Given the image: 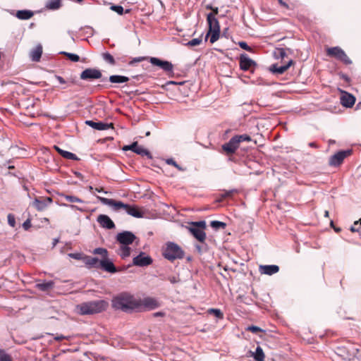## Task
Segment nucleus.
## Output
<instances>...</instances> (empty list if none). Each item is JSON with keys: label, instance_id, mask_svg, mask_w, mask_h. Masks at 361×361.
Returning <instances> with one entry per match:
<instances>
[{"label": "nucleus", "instance_id": "nucleus-1", "mask_svg": "<svg viewBox=\"0 0 361 361\" xmlns=\"http://www.w3.org/2000/svg\"><path fill=\"white\" fill-rule=\"evenodd\" d=\"M97 198L103 204L111 207L116 212L123 210L128 215L135 218H142L145 216L144 210L137 205L124 204L121 201H117L114 199H109L99 196H98Z\"/></svg>", "mask_w": 361, "mask_h": 361}, {"label": "nucleus", "instance_id": "nucleus-2", "mask_svg": "<svg viewBox=\"0 0 361 361\" xmlns=\"http://www.w3.org/2000/svg\"><path fill=\"white\" fill-rule=\"evenodd\" d=\"M109 303L104 300H92L82 302L76 306V311L80 315H90L101 313L105 311Z\"/></svg>", "mask_w": 361, "mask_h": 361}, {"label": "nucleus", "instance_id": "nucleus-3", "mask_svg": "<svg viewBox=\"0 0 361 361\" xmlns=\"http://www.w3.org/2000/svg\"><path fill=\"white\" fill-rule=\"evenodd\" d=\"M112 306L115 309L128 312L140 308V302L130 295L122 294L113 299Z\"/></svg>", "mask_w": 361, "mask_h": 361}, {"label": "nucleus", "instance_id": "nucleus-4", "mask_svg": "<svg viewBox=\"0 0 361 361\" xmlns=\"http://www.w3.org/2000/svg\"><path fill=\"white\" fill-rule=\"evenodd\" d=\"M252 141L251 137L247 134L236 135L233 136L228 142H226L221 146L222 151L226 155L233 154L236 149L240 147V145L244 142Z\"/></svg>", "mask_w": 361, "mask_h": 361}, {"label": "nucleus", "instance_id": "nucleus-5", "mask_svg": "<svg viewBox=\"0 0 361 361\" xmlns=\"http://www.w3.org/2000/svg\"><path fill=\"white\" fill-rule=\"evenodd\" d=\"M164 257L169 261H174L177 259H182L184 257V252L177 244L168 243L163 251Z\"/></svg>", "mask_w": 361, "mask_h": 361}, {"label": "nucleus", "instance_id": "nucleus-6", "mask_svg": "<svg viewBox=\"0 0 361 361\" xmlns=\"http://www.w3.org/2000/svg\"><path fill=\"white\" fill-rule=\"evenodd\" d=\"M209 24V31L207 35L206 39L211 34L210 42L212 44L216 42L220 36V26L218 20L214 16L213 13H209L207 17Z\"/></svg>", "mask_w": 361, "mask_h": 361}, {"label": "nucleus", "instance_id": "nucleus-7", "mask_svg": "<svg viewBox=\"0 0 361 361\" xmlns=\"http://www.w3.org/2000/svg\"><path fill=\"white\" fill-rule=\"evenodd\" d=\"M54 151L57 152L59 155L63 157V158H66V159H76V158H78L75 154H73L71 152L63 150V149H60L59 147H57L56 145H54L53 147V149L52 150H51L49 149H47V148H45V147L41 148L40 149H39L37 151V154L38 156L43 155V156H45V157H49V156L55 157Z\"/></svg>", "mask_w": 361, "mask_h": 361}, {"label": "nucleus", "instance_id": "nucleus-8", "mask_svg": "<svg viewBox=\"0 0 361 361\" xmlns=\"http://www.w3.org/2000/svg\"><path fill=\"white\" fill-rule=\"evenodd\" d=\"M326 54L329 56L334 57L335 59L342 61L346 65L351 64L352 61L346 55L345 51L339 47H334L328 48Z\"/></svg>", "mask_w": 361, "mask_h": 361}, {"label": "nucleus", "instance_id": "nucleus-9", "mask_svg": "<svg viewBox=\"0 0 361 361\" xmlns=\"http://www.w3.org/2000/svg\"><path fill=\"white\" fill-rule=\"evenodd\" d=\"M122 149L123 151H132L133 152L141 157L152 158L149 151L142 145H139L137 142H133L130 145H125L123 147Z\"/></svg>", "mask_w": 361, "mask_h": 361}, {"label": "nucleus", "instance_id": "nucleus-10", "mask_svg": "<svg viewBox=\"0 0 361 361\" xmlns=\"http://www.w3.org/2000/svg\"><path fill=\"white\" fill-rule=\"evenodd\" d=\"M116 238L121 245H129L134 242L137 237L130 231H123L118 233Z\"/></svg>", "mask_w": 361, "mask_h": 361}, {"label": "nucleus", "instance_id": "nucleus-11", "mask_svg": "<svg viewBox=\"0 0 361 361\" xmlns=\"http://www.w3.org/2000/svg\"><path fill=\"white\" fill-rule=\"evenodd\" d=\"M102 73L99 70L96 68H86L80 74V79L87 80H94L99 79L102 77Z\"/></svg>", "mask_w": 361, "mask_h": 361}, {"label": "nucleus", "instance_id": "nucleus-12", "mask_svg": "<svg viewBox=\"0 0 361 361\" xmlns=\"http://www.w3.org/2000/svg\"><path fill=\"white\" fill-rule=\"evenodd\" d=\"M149 61L153 66H159L167 73L172 72L173 71V64L169 61H162L156 57H151Z\"/></svg>", "mask_w": 361, "mask_h": 361}, {"label": "nucleus", "instance_id": "nucleus-13", "mask_svg": "<svg viewBox=\"0 0 361 361\" xmlns=\"http://www.w3.org/2000/svg\"><path fill=\"white\" fill-rule=\"evenodd\" d=\"M133 264L138 267H146L152 263V259L149 256L145 255L144 252H140L139 255L133 258Z\"/></svg>", "mask_w": 361, "mask_h": 361}, {"label": "nucleus", "instance_id": "nucleus-14", "mask_svg": "<svg viewBox=\"0 0 361 361\" xmlns=\"http://www.w3.org/2000/svg\"><path fill=\"white\" fill-rule=\"evenodd\" d=\"M256 63L249 58L246 54H241L240 56V68L243 71H248L252 67L255 66Z\"/></svg>", "mask_w": 361, "mask_h": 361}, {"label": "nucleus", "instance_id": "nucleus-15", "mask_svg": "<svg viewBox=\"0 0 361 361\" xmlns=\"http://www.w3.org/2000/svg\"><path fill=\"white\" fill-rule=\"evenodd\" d=\"M51 202H52V199L51 197H39V198H36L35 200V201L32 202V205L38 211H43Z\"/></svg>", "mask_w": 361, "mask_h": 361}, {"label": "nucleus", "instance_id": "nucleus-16", "mask_svg": "<svg viewBox=\"0 0 361 361\" xmlns=\"http://www.w3.org/2000/svg\"><path fill=\"white\" fill-rule=\"evenodd\" d=\"M140 302V307H144L147 310H154L159 307L158 301L152 298H145L143 300H138Z\"/></svg>", "mask_w": 361, "mask_h": 361}, {"label": "nucleus", "instance_id": "nucleus-17", "mask_svg": "<svg viewBox=\"0 0 361 361\" xmlns=\"http://www.w3.org/2000/svg\"><path fill=\"white\" fill-rule=\"evenodd\" d=\"M97 222L99 225L107 229H112L115 228V224L114 221L105 214H100L97 216Z\"/></svg>", "mask_w": 361, "mask_h": 361}, {"label": "nucleus", "instance_id": "nucleus-18", "mask_svg": "<svg viewBox=\"0 0 361 361\" xmlns=\"http://www.w3.org/2000/svg\"><path fill=\"white\" fill-rule=\"evenodd\" d=\"M355 102V97L347 92H343L341 97V104L347 108L352 107Z\"/></svg>", "mask_w": 361, "mask_h": 361}, {"label": "nucleus", "instance_id": "nucleus-19", "mask_svg": "<svg viewBox=\"0 0 361 361\" xmlns=\"http://www.w3.org/2000/svg\"><path fill=\"white\" fill-rule=\"evenodd\" d=\"M190 233L197 239L200 243H204L207 238L206 233L202 229L196 227H189Z\"/></svg>", "mask_w": 361, "mask_h": 361}, {"label": "nucleus", "instance_id": "nucleus-20", "mask_svg": "<svg viewBox=\"0 0 361 361\" xmlns=\"http://www.w3.org/2000/svg\"><path fill=\"white\" fill-rule=\"evenodd\" d=\"M85 123L92 128L98 130H108L111 128H113L112 123H106L102 121L94 122L93 121H86Z\"/></svg>", "mask_w": 361, "mask_h": 361}, {"label": "nucleus", "instance_id": "nucleus-21", "mask_svg": "<svg viewBox=\"0 0 361 361\" xmlns=\"http://www.w3.org/2000/svg\"><path fill=\"white\" fill-rule=\"evenodd\" d=\"M294 63V61L293 60H290L286 64L283 66H278L277 64H273L270 67V71L273 73H276L278 75L283 74L284 72H286L290 66H292Z\"/></svg>", "mask_w": 361, "mask_h": 361}, {"label": "nucleus", "instance_id": "nucleus-22", "mask_svg": "<svg viewBox=\"0 0 361 361\" xmlns=\"http://www.w3.org/2000/svg\"><path fill=\"white\" fill-rule=\"evenodd\" d=\"M99 267L109 273H115L117 271L116 267L113 262L108 259V257L100 260Z\"/></svg>", "mask_w": 361, "mask_h": 361}, {"label": "nucleus", "instance_id": "nucleus-23", "mask_svg": "<svg viewBox=\"0 0 361 361\" xmlns=\"http://www.w3.org/2000/svg\"><path fill=\"white\" fill-rule=\"evenodd\" d=\"M42 54V47L41 44L36 46L35 49L30 51V57L32 61H39Z\"/></svg>", "mask_w": 361, "mask_h": 361}, {"label": "nucleus", "instance_id": "nucleus-24", "mask_svg": "<svg viewBox=\"0 0 361 361\" xmlns=\"http://www.w3.org/2000/svg\"><path fill=\"white\" fill-rule=\"evenodd\" d=\"M54 287V282L53 281H44L36 284V288L44 292H48L52 290Z\"/></svg>", "mask_w": 361, "mask_h": 361}, {"label": "nucleus", "instance_id": "nucleus-25", "mask_svg": "<svg viewBox=\"0 0 361 361\" xmlns=\"http://www.w3.org/2000/svg\"><path fill=\"white\" fill-rule=\"evenodd\" d=\"M260 269L262 273L267 275H272L279 271V267L277 265H264L261 266Z\"/></svg>", "mask_w": 361, "mask_h": 361}, {"label": "nucleus", "instance_id": "nucleus-26", "mask_svg": "<svg viewBox=\"0 0 361 361\" xmlns=\"http://www.w3.org/2000/svg\"><path fill=\"white\" fill-rule=\"evenodd\" d=\"M34 15V13L29 10H20L18 11L16 16L20 20H28L31 18Z\"/></svg>", "mask_w": 361, "mask_h": 361}, {"label": "nucleus", "instance_id": "nucleus-27", "mask_svg": "<svg viewBox=\"0 0 361 361\" xmlns=\"http://www.w3.org/2000/svg\"><path fill=\"white\" fill-rule=\"evenodd\" d=\"M61 6V0H49L46 2L45 7L49 10H56Z\"/></svg>", "mask_w": 361, "mask_h": 361}, {"label": "nucleus", "instance_id": "nucleus-28", "mask_svg": "<svg viewBox=\"0 0 361 361\" xmlns=\"http://www.w3.org/2000/svg\"><path fill=\"white\" fill-rule=\"evenodd\" d=\"M353 155V150L351 149H348L345 150H340L338 152L335 153L334 155L331 157V158H346L348 157Z\"/></svg>", "mask_w": 361, "mask_h": 361}, {"label": "nucleus", "instance_id": "nucleus-29", "mask_svg": "<svg viewBox=\"0 0 361 361\" xmlns=\"http://www.w3.org/2000/svg\"><path fill=\"white\" fill-rule=\"evenodd\" d=\"M109 81L112 83H123L129 81V78L123 75H114L109 77Z\"/></svg>", "mask_w": 361, "mask_h": 361}, {"label": "nucleus", "instance_id": "nucleus-30", "mask_svg": "<svg viewBox=\"0 0 361 361\" xmlns=\"http://www.w3.org/2000/svg\"><path fill=\"white\" fill-rule=\"evenodd\" d=\"M85 262L87 265H89L92 267H99L100 261L97 257H85Z\"/></svg>", "mask_w": 361, "mask_h": 361}, {"label": "nucleus", "instance_id": "nucleus-31", "mask_svg": "<svg viewBox=\"0 0 361 361\" xmlns=\"http://www.w3.org/2000/svg\"><path fill=\"white\" fill-rule=\"evenodd\" d=\"M254 359L256 361H264V353L263 352L262 348L260 346H257L255 350V353L252 355Z\"/></svg>", "mask_w": 361, "mask_h": 361}, {"label": "nucleus", "instance_id": "nucleus-32", "mask_svg": "<svg viewBox=\"0 0 361 361\" xmlns=\"http://www.w3.org/2000/svg\"><path fill=\"white\" fill-rule=\"evenodd\" d=\"M118 254L122 257L126 258L130 255V247L128 245H121Z\"/></svg>", "mask_w": 361, "mask_h": 361}, {"label": "nucleus", "instance_id": "nucleus-33", "mask_svg": "<svg viewBox=\"0 0 361 361\" xmlns=\"http://www.w3.org/2000/svg\"><path fill=\"white\" fill-rule=\"evenodd\" d=\"M207 313L209 314L213 315L219 319H224V313L219 309L210 308L207 310Z\"/></svg>", "mask_w": 361, "mask_h": 361}, {"label": "nucleus", "instance_id": "nucleus-34", "mask_svg": "<svg viewBox=\"0 0 361 361\" xmlns=\"http://www.w3.org/2000/svg\"><path fill=\"white\" fill-rule=\"evenodd\" d=\"M237 192H238L237 190H228V191H224L223 193H221L220 195V197L217 201L221 202L224 199L231 198Z\"/></svg>", "mask_w": 361, "mask_h": 361}, {"label": "nucleus", "instance_id": "nucleus-35", "mask_svg": "<svg viewBox=\"0 0 361 361\" xmlns=\"http://www.w3.org/2000/svg\"><path fill=\"white\" fill-rule=\"evenodd\" d=\"M102 59L109 64L111 66H114L116 64V61L114 56L109 54V52H104L102 54Z\"/></svg>", "mask_w": 361, "mask_h": 361}, {"label": "nucleus", "instance_id": "nucleus-36", "mask_svg": "<svg viewBox=\"0 0 361 361\" xmlns=\"http://www.w3.org/2000/svg\"><path fill=\"white\" fill-rule=\"evenodd\" d=\"M93 254L101 255L103 259L108 257V251L106 249L103 247H98L94 250Z\"/></svg>", "mask_w": 361, "mask_h": 361}, {"label": "nucleus", "instance_id": "nucleus-37", "mask_svg": "<svg viewBox=\"0 0 361 361\" xmlns=\"http://www.w3.org/2000/svg\"><path fill=\"white\" fill-rule=\"evenodd\" d=\"M355 351V354L345 357L344 360L345 361H361V355L360 354V351L358 350V349H356Z\"/></svg>", "mask_w": 361, "mask_h": 361}, {"label": "nucleus", "instance_id": "nucleus-38", "mask_svg": "<svg viewBox=\"0 0 361 361\" xmlns=\"http://www.w3.org/2000/svg\"><path fill=\"white\" fill-rule=\"evenodd\" d=\"M211 226L216 229V230H218V229H220V228H225L226 224L224 222H221V221H212L210 224Z\"/></svg>", "mask_w": 361, "mask_h": 361}, {"label": "nucleus", "instance_id": "nucleus-39", "mask_svg": "<svg viewBox=\"0 0 361 361\" xmlns=\"http://www.w3.org/2000/svg\"><path fill=\"white\" fill-rule=\"evenodd\" d=\"M274 55L276 59H284L286 56V52L283 48H277Z\"/></svg>", "mask_w": 361, "mask_h": 361}, {"label": "nucleus", "instance_id": "nucleus-40", "mask_svg": "<svg viewBox=\"0 0 361 361\" xmlns=\"http://www.w3.org/2000/svg\"><path fill=\"white\" fill-rule=\"evenodd\" d=\"M61 54L65 55L68 59L73 62H78L80 60L79 56L75 54L68 53L66 51H63L61 52Z\"/></svg>", "mask_w": 361, "mask_h": 361}, {"label": "nucleus", "instance_id": "nucleus-41", "mask_svg": "<svg viewBox=\"0 0 361 361\" xmlns=\"http://www.w3.org/2000/svg\"><path fill=\"white\" fill-rule=\"evenodd\" d=\"M352 232H359L361 233V219L354 222L350 228Z\"/></svg>", "mask_w": 361, "mask_h": 361}, {"label": "nucleus", "instance_id": "nucleus-42", "mask_svg": "<svg viewBox=\"0 0 361 361\" xmlns=\"http://www.w3.org/2000/svg\"><path fill=\"white\" fill-rule=\"evenodd\" d=\"M201 42H202V38L200 37L195 38V39H192V40H190L189 42L185 43V45L187 47H195V46L200 44Z\"/></svg>", "mask_w": 361, "mask_h": 361}, {"label": "nucleus", "instance_id": "nucleus-43", "mask_svg": "<svg viewBox=\"0 0 361 361\" xmlns=\"http://www.w3.org/2000/svg\"><path fill=\"white\" fill-rule=\"evenodd\" d=\"M63 197L66 201H68L69 202H76V203L82 202V201L76 196L66 195H63Z\"/></svg>", "mask_w": 361, "mask_h": 361}, {"label": "nucleus", "instance_id": "nucleus-44", "mask_svg": "<svg viewBox=\"0 0 361 361\" xmlns=\"http://www.w3.org/2000/svg\"><path fill=\"white\" fill-rule=\"evenodd\" d=\"M191 226L200 228V229H202L203 231H204V229L206 228V222L204 221L192 222Z\"/></svg>", "mask_w": 361, "mask_h": 361}, {"label": "nucleus", "instance_id": "nucleus-45", "mask_svg": "<svg viewBox=\"0 0 361 361\" xmlns=\"http://www.w3.org/2000/svg\"><path fill=\"white\" fill-rule=\"evenodd\" d=\"M246 331L252 332L253 334H258L259 332H263L264 330L257 326H249L247 327Z\"/></svg>", "mask_w": 361, "mask_h": 361}, {"label": "nucleus", "instance_id": "nucleus-46", "mask_svg": "<svg viewBox=\"0 0 361 361\" xmlns=\"http://www.w3.org/2000/svg\"><path fill=\"white\" fill-rule=\"evenodd\" d=\"M165 160V162L167 165H172V166H174L175 167H176L179 171H184L185 169L180 166L176 161L174 159H164Z\"/></svg>", "mask_w": 361, "mask_h": 361}, {"label": "nucleus", "instance_id": "nucleus-47", "mask_svg": "<svg viewBox=\"0 0 361 361\" xmlns=\"http://www.w3.org/2000/svg\"><path fill=\"white\" fill-rule=\"evenodd\" d=\"M343 159H330L329 164L331 166L338 167L343 163Z\"/></svg>", "mask_w": 361, "mask_h": 361}, {"label": "nucleus", "instance_id": "nucleus-48", "mask_svg": "<svg viewBox=\"0 0 361 361\" xmlns=\"http://www.w3.org/2000/svg\"><path fill=\"white\" fill-rule=\"evenodd\" d=\"M111 9L120 15H122L124 11L123 6H119V5L111 6Z\"/></svg>", "mask_w": 361, "mask_h": 361}, {"label": "nucleus", "instance_id": "nucleus-49", "mask_svg": "<svg viewBox=\"0 0 361 361\" xmlns=\"http://www.w3.org/2000/svg\"><path fill=\"white\" fill-rule=\"evenodd\" d=\"M8 224L13 228L16 226V219L13 214H8Z\"/></svg>", "mask_w": 361, "mask_h": 361}, {"label": "nucleus", "instance_id": "nucleus-50", "mask_svg": "<svg viewBox=\"0 0 361 361\" xmlns=\"http://www.w3.org/2000/svg\"><path fill=\"white\" fill-rule=\"evenodd\" d=\"M0 361H12L11 356L4 352L0 353Z\"/></svg>", "mask_w": 361, "mask_h": 361}, {"label": "nucleus", "instance_id": "nucleus-51", "mask_svg": "<svg viewBox=\"0 0 361 361\" xmlns=\"http://www.w3.org/2000/svg\"><path fill=\"white\" fill-rule=\"evenodd\" d=\"M68 256H69L71 258H73V259H77V260H80V259H82V253H80V252H77V253H69V254H68Z\"/></svg>", "mask_w": 361, "mask_h": 361}, {"label": "nucleus", "instance_id": "nucleus-52", "mask_svg": "<svg viewBox=\"0 0 361 361\" xmlns=\"http://www.w3.org/2000/svg\"><path fill=\"white\" fill-rule=\"evenodd\" d=\"M238 45L240 48L243 49H245L246 51H251V48L247 45V44L245 42L241 41L238 42Z\"/></svg>", "mask_w": 361, "mask_h": 361}, {"label": "nucleus", "instance_id": "nucleus-53", "mask_svg": "<svg viewBox=\"0 0 361 361\" xmlns=\"http://www.w3.org/2000/svg\"><path fill=\"white\" fill-rule=\"evenodd\" d=\"M168 280L171 283H178L180 280L179 279V277L178 276H170L168 277Z\"/></svg>", "mask_w": 361, "mask_h": 361}, {"label": "nucleus", "instance_id": "nucleus-54", "mask_svg": "<svg viewBox=\"0 0 361 361\" xmlns=\"http://www.w3.org/2000/svg\"><path fill=\"white\" fill-rule=\"evenodd\" d=\"M145 59H146L145 57H142V56L134 58L132 61H130L129 62V64L133 65L135 63L141 62V61H144Z\"/></svg>", "mask_w": 361, "mask_h": 361}, {"label": "nucleus", "instance_id": "nucleus-55", "mask_svg": "<svg viewBox=\"0 0 361 361\" xmlns=\"http://www.w3.org/2000/svg\"><path fill=\"white\" fill-rule=\"evenodd\" d=\"M207 9H211L212 11V13L214 14V16L215 17V16L216 14H218L219 13V8L218 7H213L212 6H207Z\"/></svg>", "mask_w": 361, "mask_h": 361}, {"label": "nucleus", "instance_id": "nucleus-56", "mask_svg": "<svg viewBox=\"0 0 361 361\" xmlns=\"http://www.w3.org/2000/svg\"><path fill=\"white\" fill-rule=\"evenodd\" d=\"M23 227L25 230H28L31 227V222L30 219H27L23 224Z\"/></svg>", "mask_w": 361, "mask_h": 361}, {"label": "nucleus", "instance_id": "nucleus-57", "mask_svg": "<svg viewBox=\"0 0 361 361\" xmlns=\"http://www.w3.org/2000/svg\"><path fill=\"white\" fill-rule=\"evenodd\" d=\"M55 78L61 84H65L66 82V81L60 75H55Z\"/></svg>", "mask_w": 361, "mask_h": 361}, {"label": "nucleus", "instance_id": "nucleus-58", "mask_svg": "<svg viewBox=\"0 0 361 361\" xmlns=\"http://www.w3.org/2000/svg\"><path fill=\"white\" fill-rule=\"evenodd\" d=\"M165 315V313L163 312H157L153 314V317H164Z\"/></svg>", "mask_w": 361, "mask_h": 361}, {"label": "nucleus", "instance_id": "nucleus-59", "mask_svg": "<svg viewBox=\"0 0 361 361\" xmlns=\"http://www.w3.org/2000/svg\"><path fill=\"white\" fill-rule=\"evenodd\" d=\"M74 173L78 178H80L81 180L83 179V176L81 173L75 171Z\"/></svg>", "mask_w": 361, "mask_h": 361}, {"label": "nucleus", "instance_id": "nucleus-60", "mask_svg": "<svg viewBox=\"0 0 361 361\" xmlns=\"http://www.w3.org/2000/svg\"><path fill=\"white\" fill-rule=\"evenodd\" d=\"M279 4H280L281 6H283V7H285V8H288V4H287L286 2H284L283 0H279Z\"/></svg>", "mask_w": 361, "mask_h": 361}, {"label": "nucleus", "instance_id": "nucleus-61", "mask_svg": "<svg viewBox=\"0 0 361 361\" xmlns=\"http://www.w3.org/2000/svg\"><path fill=\"white\" fill-rule=\"evenodd\" d=\"M331 226L334 228V231L336 232V233H339L341 229L340 228H336L334 226V223L333 221H331Z\"/></svg>", "mask_w": 361, "mask_h": 361}, {"label": "nucleus", "instance_id": "nucleus-62", "mask_svg": "<svg viewBox=\"0 0 361 361\" xmlns=\"http://www.w3.org/2000/svg\"><path fill=\"white\" fill-rule=\"evenodd\" d=\"M63 338H64V336H57V337H56V338H55V339H56V341H61V340H63Z\"/></svg>", "mask_w": 361, "mask_h": 361}, {"label": "nucleus", "instance_id": "nucleus-63", "mask_svg": "<svg viewBox=\"0 0 361 361\" xmlns=\"http://www.w3.org/2000/svg\"><path fill=\"white\" fill-rule=\"evenodd\" d=\"M95 190L100 192H103L104 191V189L102 188H95Z\"/></svg>", "mask_w": 361, "mask_h": 361}, {"label": "nucleus", "instance_id": "nucleus-64", "mask_svg": "<svg viewBox=\"0 0 361 361\" xmlns=\"http://www.w3.org/2000/svg\"><path fill=\"white\" fill-rule=\"evenodd\" d=\"M59 242V240L58 239H54V242H53V246H56V245Z\"/></svg>", "mask_w": 361, "mask_h": 361}]
</instances>
